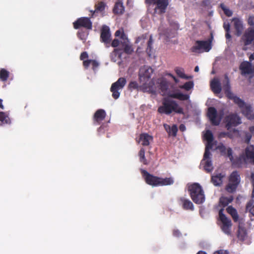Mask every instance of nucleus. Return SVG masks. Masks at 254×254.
Here are the masks:
<instances>
[{"instance_id": "1", "label": "nucleus", "mask_w": 254, "mask_h": 254, "mask_svg": "<svg viewBox=\"0 0 254 254\" xmlns=\"http://www.w3.org/2000/svg\"><path fill=\"white\" fill-rule=\"evenodd\" d=\"M171 98L177 99L180 101H186L189 99V94L181 92L172 93L169 92L167 97H164L162 100V105L157 109L160 114L170 115L173 113L184 114V109L179 106L177 102Z\"/></svg>"}, {"instance_id": "2", "label": "nucleus", "mask_w": 254, "mask_h": 254, "mask_svg": "<svg viewBox=\"0 0 254 254\" xmlns=\"http://www.w3.org/2000/svg\"><path fill=\"white\" fill-rule=\"evenodd\" d=\"M188 190L192 201L196 204H200L205 201V195L201 186L198 183H194L189 187Z\"/></svg>"}, {"instance_id": "3", "label": "nucleus", "mask_w": 254, "mask_h": 254, "mask_svg": "<svg viewBox=\"0 0 254 254\" xmlns=\"http://www.w3.org/2000/svg\"><path fill=\"white\" fill-rule=\"evenodd\" d=\"M240 109L242 114L248 119L252 120L254 119V111L252 106L247 104L244 100L238 98H235L233 101Z\"/></svg>"}, {"instance_id": "4", "label": "nucleus", "mask_w": 254, "mask_h": 254, "mask_svg": "<svg viewBox=\"0 0 254 254\" xmlns=\"http://www.w3.org/2000/svg\"><path fill=\"white\" fill-rule=\"evenodd\" d=\"M229 183L226 186V190L230 193L235 192L240 182V176L236 171H233L230 175Z\"/></svg>"}, {"instance_id": "5", "label": "nucleus", "mask_w": 254, "mask_h": 254, "mask_svg": "<svg viewBox=\"0 0 254 254\" xmlns=\"http://www.w3.org/2000/svg\"><path fill=\"white\" fill-rule=\"evenodd\" d=\"M127 83V80L125 77H120L117 81L113 83L110 88V91L112 93V97L115 99H117L120 96V90H122Z\"/></svg>"}, {"instance_id": "6", "label": "nucleus", "mask_w": 254, "mask_h": 254, "mask_svg": "<svg viewBox=\"0 0 254 254\" xmlns=\"http://www.w3.org/2000/svg\"><path fill=\"white\" fill-rule=\"evenodd\" d=\"M225 127L229 130L232 127H236L241 124V119L237 114L231 113L226 116L224 120Z\"/></svg>"}, {"instance_id": "7", "label": "nucleus", "mask_w": 254, "mask_h": 254, "mask_svg": "<svg viewBox=\"0 0 254 254\" xmlns=\"http://www.w3.org/2000/svg\"><path fill=\"white\" fill-rule=\"evenodd\" d=\"M223 209L222 208L219 211V216L220 220L222 222L221 228L222 231L228 235L231 234V228L232 227L231 220L227 218L223 213Z\"/></svg>"}, {"instance_id": "8", "label": "nucleus", "mask_w": 254, "mask_h": 254, "mask_svg": "<svg viewBox=\"0 0 254 254\" xmlns=\"http://www.w3.org/2000/svg\"><path fill=\"white\" fill-rule=\"evenodd\" d=\"M211 49V41H199L195 42V45L191 48V51L194 53H200V50L208 52Z\"/></svg>"}, {"instance_id": "9", "label": "nucleus", "mask_w": 254, "mask_h": 254, "mask_svg": "<svg viewBox=\"0 0 254 254\" xmlns=\"http://www.w3.org/2000/svg\"><path fill=\"white\" fill-rule=\"evenodd\" d=\"M73 27L75 29H79L80 27H84L86 29L91 30L92 28V23L90 18L82 17L78 18L73 23Z\"/></svg>"}, {"instance_id": "10", "label": "nucleus", "mask_w": 254, "mask_h": 254, "mask_svg": "<svg viewBox=\"0 0 254 254\" xmlns=\"http://www.w3.org/2000/svg\"><path fill=\"white\" fill-rule=\"evenodd\" d=\"M141 173L144 181L147 184L153 187L159 186L160 177L150 174L147 171L144 170H142Z\"/></svg>"}, {"instance_id": "11", "label": "nucleus", "mask_w": 254, "mask_h": 254, "mask_svg": "<svg viewBox=\"0 0 254 254\" xmlns=\"http://www.w3.org/2000/svg\"><path fill=\"white\" fill-rule=\"evenodd\" d=\"M207 116L212 125L218 126L221 121V118L218 117L217 111L213 107L208 108Z\"/></svg>"}, {"instance_id": "12", "label": "nucleus", "mask_w": 254, "mask_h": 254, "mask_svg": "<svg viewBox=\"0 0 254 254\" xmlns=\"http://www.w3.org/2000/svg\"><path fill=\"white\" fill-rule=\"evenodd\" d=\"M240 160L243 159L245 162L247 160H249L250 162L254 165V146L251 145L248 146L245 150V154L241 155L239 158Z\"/></svg>"}, {"instance_id": "13", "label": "nucleus", "mask_w": 254, "mask_h": 254, "mask_svg": "<svg viewBox=\"0 0 254 254\" xmlns=\"http://www.w3.org/2000/svg\"><path fill=\"white\" fill-rule=\"evenodd\" d=\"M242 41L245 46L254 44V29L248 28L242 37Z\"/></svg>"}, {"instance_id": "14", "label": "nucleus", "mask_w": 254, "mask_h": 254, "mask_svg": "<svg viewBox=\"0 0 254 254\" xmlns=\"http://www.w3.org/2000/svg\"><path fill=\"white\" fill-rule=\"evenodd\" d=\"M153 72V69L148 66H143L139 70V77L140 82L142 81H149L151 76Z\"/></svg>"}, {"instance_id": "15", "label": "nucleus", "mask_w": 254, "mask_h": 254, "mask_svg": "<svg viewBox=\"0 0 254 254\" xmlns=\"http://www.w3.org/2000/svg\"><path fill=\"white\" fill-rule=\"evenodd\" d=\"M223 89L226 96L233 101L235 98H238V96L235 95L231 91V86L229 77L227 74L225 75V80L223 81Z\"/></svg>"}, {"instance_id": "16", "label": "nucleus", "mask_w": 254, "mask_h": 254, "mask_svg": "<svg viewBox=\"0 0 254 254\" xmlns=\"http://www.w3.org/2000/svg\"><path fill=\"white\" fill-rule=\"evenodd\" d=\"M111 36L109 27L106 25L103 26L101 30V41L106 44H109L111 41Z\"/></svg>"}, {"instance_id": "17", "label": "nucleus", "mask_w": 254, "mask_h": 254, "mask_svg": "<svg viewBox=\"0 0 254 254\" xmlns=\"http://www.w3.org/2000/svg\"><path fill=\"white\" fill-rule=\"evenodd\" d=\"M106 113L103 109H98L94 113L93 117V122L94 125H100L105 119Z\"/></svg>"}, {"instance_id": "18", "label": "nucleus", "mask_w": 254, "mask_h": 254, "mask_svg": "<svg viewBox=\"0 0 254 254\" xmlns=\"http://www.w3.org/2000/svg\"><path fill=\"white\" fill-rule=\"evenodd\" d=\"M178 203L185 210L193 211L194 210V205L192 202L188 198L180 197L178 198Z\"/></svg>"}, {"instance_id": "19", "label": "nucleus", "mask_w": 254, "mask_h": 254, "mask_svg": "<svg viewBox=\"0 0 254 254\" xmlns=\"http://www.w3.org/2000/svg\"><path fill=\"white\" fill-rule=\"evenodd\" d=\"M144 82L142 85H140V91L143 92H148L153 93L155 92L154 90V83L151 81H142Z\"/></svg>"}, {"instance_id": "20", "label": "nucleus", "mask_w": 254, "mask_h": 254, "mask_svg": "<svg viewBox=\"0 0 254 254\" xmlns=\"http://www.w3.org/2000/svg\"><path fill=\"white\" fill-rule=\"evenodd\" d=\"M153 140V136L149 135L147 133H141L139 135V137L138 140L136 139V141L138 143H141L143 146H148L149 145L151 142Z\"/></svg>"}, {"instance_id": "21", "label": "nucleus", "mask_w": 254, "mask_h": 254, "mask_svg": "<svg viewBox=\"0 0 254 254\" xmlns=\"http://www.w3.org/2000/svg\"><path fill=\"white\" fill-rule=\"evenodd\" d=\"M240 70L242 75L252 74V64L248 61L243 62L240 65Z\"/></svg>"}, {"instance_id": "22", "label": "nucleus", "mask_w": 254, "mask_h": 254, "mask_svg": "<svg viewBox=\"0 0 254 254\" xmlns=\"http://www.w3.org/2000/svg\"><path fill=\"white\" fill-rule=\"evenodd\" d=\"M234 28L236 30V35L240 36L242 35L244 30L243 22L239 18H235L233 19Z\"/></svg>"}, {"instance_id": "23", "label": "nucleus", "mask_w": 254, "mask_h": 254, "mask_svg": "<svg viewBox=\"0 0 254 254\" xmlns=\"http://www.w3.org/2000/svg\"><path fill=\"white\" fill-rule=\"evenodd\" d=\"M216 149L219 150L220 152L221 155H225L226 154L227 150V156L229 158L231 161H233V152L231 148H228L227 149L226 147L223 144L220 143L219 145H218L216 147Z\"/></svg>"}, {"instance_id": "24", "label": "nucleus", "mask_w": 254, "mask_h": 254, "mask_svg": "<svg viewBox=\"0 0 254 254\" xmlns=\"http://www.w3.org/2000/svg\"><path fill=\"white\" fill-rule=\"evenodd\" d=\"M225 177V174L218 173L211 176V182L215 186H220L223 183V179Z\"/></svg>"}, {"instance_id": "25", "label": "nucleus", "mask_w": 254, "mask_h": 254, "mask_svg": "<svg viewBox=\"0 0 254 254\" xmlns=\"http://www.w3.org/2000/svg\"><path fill=\"white\" fill-rule=\"evenodd\" d=\"M151 1L157 4V8L160 9L161 14L165 12L166 9L168 5V0H151Z\"/></svg>"}, {"instance_id": "26", "label": "nucleus", "mask_w": 254, "mask_h": 254, "mask_svg": "<svg viewBox=\"0 0 254 254\" xmlns=\"http://www.w3.org/2000/svg\"><path fill=\"white\" fill-rule=\"evenodd\" d=\"M210 87L212 91L215 94H219L221 92V84L218 79L214 78L211 81Z\"/></svg>"}, {"instance_id": "27", "label": "nucleus", "mask_w": 254, "mask_h": 254, "mask_svg": "<svg viewBox=\"0 0 254 254\" xmlns=\"http://www.w3.org/2000/svg\"><path fill=\"white\" fill-rule=\"evenodd\" d=\"M11 120L7 112H0V126L10 125Z\"/></svg>"}, {"instance_id": "28", "label": "nucleus", "mask_w": 254, "mask_h": 254, "mask_svg": "<svg viewBox=\"0 0 254 254\" xmlns=\"http://www.w3.org/2000/svg\"><path fill=\"white\" fill-rule=\"evenodd\" d=\"M105 6L106 4L104 2H98L95 5V10L94 11H91V12L92 13V15H93L96 13L104 12L105 8Z\"/></svg>"}, {"instance_id": "29", "label": "nucleus", "mask_w": 254, "mask_h": 254, "mask_svg": "<svg viewBox=\"0 0 254 254\" xmlns=\"http://www.w3.org/2000/svg\"><path fill=\"white\" fill-rule=\"evenodd\" d=\"M113 11L115 14H123L124 12V6L123 5V3L120 1L116 2Z\"/></svg>"}, {"instance_id": "30", "label": "nucleus", "mask_w": 254, "mask_h": 254, "mask_svg": "<svg viewBox=\"0 0 254 254\" xmlns=\"http://www.w3.org/2000/svg\"><path fill=\"white\" fill-rule=\"evenodd\" d=\"M234 199L232 195L229 196H221L219 199V203L221 206L224 207L231 203Z\"/></svg>"}, {"instance_id": "31", "label": "nucleus", "mask_w": 254, "mask_h": 254, "mask_svg": "<svg viewBox=\"0 0 254 254\" xmlns=\"http://www.w3.org/2000/svg\"><path fill=\"white\" fill-rule=\"evenodd\" d=\"M226 211L232 216L234 222H237L239 219V215L235 208L232 206H229L226 208Z\"/></svg>"}, {"instance_id": "32", "label": "nucleus", "mask_w": 254, "mask_h": 254, "mask_svg": "<svg viewBox=\"0 0 254 254\" xmlns=\"http://www.w3.org/2000/svg\"><path fill=\"white\" fill-rule=\"evenodd\" d=\"M175 71L177 75L181 78L189 79L191 78L190 76H188L185 74V70L183 68L180 67H176Z\"/></svg>"}, {"instance_id": "33", "label": "nucleus", "mask_w": 254, "mask_h": 254, "mask_svg": "<svg viewBox=\"0 0 254 254\" xmlns=\"http://www.w3.org/2000/svg\"><path fill=\"white\" fill-rule=\"evenodd\" d=\"M159 186H168L172 185L174 181L172 177L162 178L160 177Z\"/></svg>"}, {"instance_id": "34", "label": "nucleus", "mask_w": 254, "mask_h": 254, "mask_svg": "<svg viewBox=\"0 0 254 254\" xmlns=\"http://www.w3.org/2000/svg\"><path fill=\"white\" fill-rule=\"evenodd\" d=\"M9 72L4 68H1L0 70V80L5 82L7 81L9 76Z\"/></svg>"}, {"instance_id": "35", "label": "nucleus", "mask_w": 254, "mask_h": 254, "mask_svg": "<svg viewBox=\"0 0 254 254\" xmlns=\"http://www.w3.org/2000/svg\"><path fill=\"white\" fill-rule=\"evenodd\" d=\"M205 161L204 168L207 173L211 172L213 170L211 159L203 160Z\"/></svg>"}, {"instance_id": "36", "label": "nucleus", "mask_w": 254, "mask_h": 254, "mask_svg": "<svg viewBox=\"0 0 254 254\" xmlns=\"http://www.w3.org/2000/svg\"><path fill=\"white\" fill-rule=\"evenodd\" d=\"M145 152L144 148H141L139 151L138 156L139 157L140 161L144 165H147L148 163L145 157Z\"/></svg>"}, {"instance_id": "37", "label": "nucleus", "mask_w": 254, "mask_h": 254, "mask_svg": "<svg viewBox=\"0 0 254 254\" xmlns=\"http://www.w3.org/2000/svg\"><path fill=\"white\" fill-rule=\"evenodd\" d=\"M128 89L130 91H132L135 89H136L138 91H140V85H138L136 81H130L128 85Z\"/></svg>"}, {"instance_id": "38", "label": "nucleus", "mask_w": 254, "mask_h": 254, "mask_svg": "<svg viewBox=\"0 0 254 254\" xmlns=\"http://www.w3.org/2000/svg\"><path fill=\"white\" fill-rule=\"evenodd\" d=\"M153 44V39L151 36H150L149 39L147 42V47L146 48V51L149 57H151L152 55V46Z\"/></svg>"}, {"instance_id": "39", "label": "nucleus", "mask_w": 254, "mask_h": 254, "mask_svg": "<svg viewBox=\"0 0 254 254\" xmlns=\"http://www.w3.org/2000/svg\"><path fill=\"white\" fill-rule=\"evenodd\" d=\"M194 85L193 81H190L186 82L184 85L180 86V88L181 89H185L187 91H189L193 88Z\"/></svg>"}, {"instance_id": "40", "label": "nucleus", "mask_w": 254, "mask_h": 254, "mask_svg": "<svg viewBox=\"0 0 254 254\" xmlns=\"http://www.w3.org/2000/svg\"><path fill=\"white\" fill-rule=\"evenodd\" d=\"M204 138L207 141H213L214 137L212 132L207 130L204 135Z\"/></svg>"}, {"instance_id": "41", "label": "nucleus", "mask_w": 254, "mask_h": 254, "mask_svg": "<svg viewBox=\"0 0 254 254\" xmlns=\"http://www.w3.org/2000/svg\"><path fill=\"white\" fill-rule=\"evenodd\" d=\"M160 89L162 92L166 91L168 89V84L166 81H162L160 83Z\"/></svg>"}, {"instance_id": "42", "label": "nucleus", "mask_w": 254, "mask_h": 254, "mask_svg": "<svg viewBox=\"0 0 254 254\" xmlns=\"http://www.w3.org/2000/svg\"><path fill=\"white\" fill-rule=\"evenodd\" d=\"M221 7L226 15L228 17L231 16L232 15V11L229 8H226L223 4H221Z\"/></svg>"}, {"instance_id": "43", "label": "nucleus", "mask_w": 254, "mask_h": 254, "mask_svg": "<svg viewBox=\"0 0 254 254\" xmlns=\"http://www.w3.org/2000/svg\"><path fill=\"white\" fill-rule=\"evenodd\" d=\"M228 137L230 138H233V135L229 132H221L218 134V138H224Z\"/></svg>"}, {"instance_id": "44", "label": "nucleus", "mask_w": 254, "mask_h": 254, "mask_svg": "<svg viewBox=\"0 0 254 254\" xmlns=\"http://www.w3.org/2000/svg\"><path fill=\"white\" fill-rule=\"evenodd\" d=\"M178 130V129L177 125H173L171 127L170 130H169V134H170L171 133L172 136H176L177 135Z\"/></svg>"}, {"instance_id": "45", "label": "nucleus", "mask_w": 254, "mask_h": 254, "mask_svg": "<svg viewBox=\"0 0 254 254\" xmlns=\"http://www.w3.org/2000/svg\"><path fill=\"white\" fill-rule=\"evenodd\" d=\"M252 205V203L249 202L246 205V210L249 211L253 216H254V205Z\"/></svg>"}, {"instance_id": "46", "label": "nucleus", "mask_w": 254, "mask_h": 254, "mask_svg": "<svg viewBox=\"0 0 254 254\" xmlns=\"http://www.w3.org/2000/svg\"><path fill=\"white\" fill-rule=\"evenodd\" d=\"M211 154L210 152V149L205 148L203 160L211 159Z\"/></svg>"}, {"instance_id": "47", "label": "nucleus", "mask_w": 254, "mask_h": 254, "mask_svg": "<svg viewBox=\"0 0 254 254\" xmlns=\"http://www.w3.org/2000/svg\"><path fill=\"white\" fill-rule=\"evenodd\" d=\"M124 52L127 54H131L133 52V49L131 46L126 45L124 47Z\"/></svg>"}, {"instance_id": "48", "label": "nucleus", "mask_w": 254, "mask_h": 254, "mask_svg": "<svg viewBox=\"0 0 254 254\" xmlns=\"http://www.w3.org/2000/svg\"><path fill=\"white\" fill-rule=\"evenodd\" d=\"M107 125L102 124L97 129L98 132H104L106 130Z\"/></svg>"}, {"instance_id": "49", "label": "nucleus", "mask_w": 254, "mask_h": 254, "mask_svg": "<svg viewBox=\"0 0 254 254\" xmlns=\"http://www.w3.org/2000/svg\"><path fill=\"white\" fill-rule=\"evenodd\" d=\"M248 23L249 25L254 28V16L252 15L249 16L248 20Z\"/></svg>"}, {"instance_id": "50", "label": "nucleus", "mask_w": 254, "mask_h": 254, "mask_svg": "<svg viewBox=\"0 0 254 254\" xmlns=\"http://www.w3.org/2000/svg\"><path fill=\"white\" fill-rule=\"evenodd\" d=\"M92 62V60H87L83 61V65L85 69H87Z\"/></svg>"}, {"instance_id": "51", "label": "nucleus", "mask_w": 254, "mask_h": 254, "mask_svg": "<svg viewBox=\"0 0 254 254\" xmlns=\"http://www.w3.org/2000/svg\"><path fill=\"white\" fill-rule=\"evenodd\" d=\"M118 54H119V50L118 49H115L111 53L110 57L112 59H113L117 57Z\"/></svg>"}, {"instance_id": "52", "label": "nucleus", "mask_w": 254, "mask_h": 254, "mask_svg": "<svg viewBox=\"0 0 254 254\" xmlns=\"http://www.w3.org/2000/svg\"><path fill=\"white\" fill-rule=\"evenodd\" d=\"M88 58V55L86 52H82L80 56V60L81 61H85V59Z\"/></svg>"}, {"instance_id": "53", "label": "nucleus", "mask_w": 254, "mask_h": 254, "mask_svg": "<svg viewBox=\"0 0 254 254\" xmlns=\"http://www.w3.org/2000/svg\"><path fill=\"white\" fill-rule=\"evenodd\" d=\"M91 64L92 66V69L93 70H95L99 66V63L95 60H92V62H91Z\"/></svg>"}, {"instance_id": "54", "label": "nucleus", "mask_w": 254, "mask_h": 254, "mask_svg": "<svg viewBox=\"0 0 254 254\" xmlns=\"http://www.w3.org/2000/svg\"><path fill=\"white\" fill-rule=\"evenodd\" d=\"M173 235L175 237H180L182 235V234L178 229H174L173 231Z\"/></svg>"}, {"instance_id": "55", "label": "nucleus", "mask_w": 254, "mask_h": 254, "mask_svg": "<svg viewBox=\"0 0 254 254\" xmlns=\"http://www.w3.org/2000/svg\"><path fill=\"white\" fill-rule=\"evenodd\" d=\"M214 145L213 141H207V144L205 146V148L208 149H211Z\"/></svg>"}, {"instance_id": "56", "label": "nucleus", "mask_w": 254, "mask_h": 254, "mask_svg": "<svg viewBox=\"0 0 254 254\" xmlns=\"http://www.w3.org/2000/svg\"><path fill=\"white\" fill-rule=\"evenodd\" d=\"M120 44V41L118 39H114L112 43H111V46L113 47H117L119 46Z\"/></svg>"}, {"instance_id": "57", "label": "nucleus", "mask_w": 254, "mask_h": 254, "mask_svg": "<svg viewBox=\"0 0 254 254\" xmlns=\"http://www.w3.org/2000/svg\"><path fill=\"white\" fill-rule=\"evenodd\" d=\"M213 254H229V252L226 250H220L215 252Z\"/></svg>"}, {"instance_id": "58", "label": "nucleus", "mask_w": 254, "mask_h": 254, "mask_svg": "<svg viewBox=\"0 0 254 254\" xmlns=\"http://www.w3.org/2000/svg\"><path fill=\"white\" fill-rule=\"evenodd\" d=\"M223 28L226 31V32H230V25L229 23L226 24L224 23L223 25Z\"/></svg>"}, {"instance_id": "59", "label": "nucleus", "mask_w": 254, "mask_h": 254, "mask_svg": "<svg viewBox=\"0 0 254 254\" xmlns=\"http://www.w3.org/2000/svg\"><path fill=\"white\" fill-rule=\"evenodd\" d=\"M246 140H247V142L248 143L249 142V141H250L251 139V137H252V135L251 134L249 133H247L246 134Z\"/></svg>"}, {"instance_id": "60", "label": "nucleus", "mask_w": 254, "mask_h": 254, "mask_svg": "<svg viewBox=\"0 0 254 254\" xmlns=\"http://www.w3.org/2000/svg\"><path fill=\"white\" fill-rule=\"evenodd\" d=\"M179 129L181 131H184L186 130V126L184 124H181Z\"/></svg>"}, {"instance_id": "61", "label": "nucleus", "mask_w": 254, "mask_h": 254, "mask_svg": "<svg viewBox=\"0 0 254 254\" xmlns=\"http://www.w3.org/2000/svg\"><path fill=\"white\" fill-rule=\"evenodd\" d=\"M164 128H165V130L169 133V130H170V128H171V127L169 125H168L167 124H164Z\"/></svg>"}, {"instance_id": "62", "label": "nucleus", "mask_w": 254, "mask_h": 254, "mask_svg": "<svg viewBox=\"0 0 254 254\" xmlns=\"http://www.w3.org/2000/svg\"><path fill=\"white\" fill-rule=\"evenodd\" d=\"M225 37L226 39H230L231 38V35L230 34V32H226Z\"/></svg>"}, {"instance_id": "63", "label": "nucleus", "mask_w": 254, "mask_h": 254, "mask_svg": "<svg viewBox=\"0 0 254 254\" xmlns=\"http://www.w3.org/2000/svg\"><path fill=\"white\" fill-rule=\"evenodd\" d=\"M249 130L252 133H254V126H252L249 127Z\"/></svg>"}, {"instance_id": "64", "label": "nucleus", "mask_w": 254, "mask_h": 254, "mask_svg": "<svg viewBox=\"0 0 254 254\" xmlns=\"http://www.w3.org/2000/svg\"><path fill=\"white\" fill-rule=\"evenodd\" d=\"M249 59L250 61H252L254 60V53L251 55L249 57Z\"/></svg>"}]
</instances>
